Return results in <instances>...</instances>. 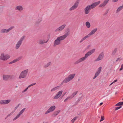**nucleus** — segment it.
<instances>
[{
	"label": "nucleus",
	"instance_id": "nucleus-1",
	"mask_svg": "<svg viewBox=\"0 0 123 123\" xmlns=\"http://www.w3.org/2000/svg\"><path fill=\"white\" fill-rule=\"evenodd\" d=\"M75 75V74H71L68 76L67 78H66L63 81V82H64L65 83H67L71 80H72L74 77Z\"/></svg>",
	"mask_w": 123,
	"mask_h": 123
},
{
	"label": "nucleus",
	"instance_id": "nucleus-2",
	"mask_svg": "<svg viewBox=\"0 0 123 123\" xmlns=\"http://www.w3.org/2000/svg\"><path fill=\"white\" fill-rule=\"evenodd\" d=\"M25 36H23L18 41L15 46L16 49H18L19 48L22 43V41L25 39Z\"/></svg>",
	"mask_w": 123,
	"mask_h": 123
},
{
	"label": "nucleus",
	"instance_id": "nucleus-3",
	"mask_svg": "<svg viewBox=\"0 0 123 123\" xmlns=\"http://www.w3.org/2000/svg\"><path fill=\"white\" fill-rule=\"evenodd\" d=\"M28 71V69L23 71L20 74L19 77V79L24 78L25 77Z\"/></svg>",
	"mask_w": 123,
	"mask_h": 123
},
{
	"label": "nucleus",
	"instance_id": "nucleus-4",
	"mask_svg": "<svg viewBox=\"0 0 123 123\" xmlns=\"http://www.w3.org/2000/svg\"><path fill=\"white\" fill-rule=\"evenodd\" d=\"M70 31L69 29H68L67 30V33L64 35L58 37L60 39V41H62L65 39L67 36L69 35V33Z\"/></svg>",
	"mask_w": 123,
	"mask_h": 123
},
{
	"label": "nucleus",
	"instance_id": "nucleus-5",
	"mask_svg": "<svg viewBox=\"0 0 123 123\" xmlns=\"http://www.w3.org/2000/svg\"><path fill=\"white\" fill-rule=\"evenodd\" d=\"M10 57V56L8 55H4V54L2 53L0 57V58L3 60H6Z\"/></svg>",
	"mask_w": 123,
	"mask_h": 123
},
{
	"label": "nucleus",
	"instance_id": "nucleus-6",
	"mask_svg": "<svg viewBox=\"0 0 123 123\" xmlns=\"http://www.w3.org/2000/svg\"><path fill=\"white\" fill-rule=\"evenodd\" d=\"M87 58V57L85 55V56L81 58L76 61L75 62H74V64H78L82 61H85Z\"/></svg>",
	"mask_w": 123,
	"mask_h": 123
},
{
	"label": "nucleus",
	"instance_id": "nucleus-7",
	"mask_svg": "<svg viewBox=\"0 0 123 123\" xmlns=\"http://www.w3.org/2000/svg\"><path fill=\"white\" fill-rule=\"evenodd\" d=\"M55 108V107L54 105H53L50 107L45 112V114H47L49 113L54 111Z\"/></svg>",
	"mask_w": 123,
	"mask_h": 123
},
{
	"label": "nucleus",
	"instance_id": "nucleus-8",
	"mask_svg": "<svg viewBox=\"0 0 123 123\" xmlns=\"http://www.w3.org/2000/svg\"><path fill=\"white\" fill-rule=\"evenodd\" d=\"M104 55V54L102 52L99 55L98 58L95 60V62H97L101 60L103 58Z\"/></svg>",
	"mask_w": 123,
	"mask_h": 123
},
{
	"label": "nucleus",
	"instance_id": "nucleus-9",
	"mask_svg": "<svg viewBox=\"0 0 123 123\" xmlns=\"http://www.w3.org/2000/svg\"><path fill=\"white\" fill-rule=\"evenodd\" d=\"M63 92V91L61 90L58 92L55 95L53 99H57L59 98L62 95Z\"/></svg>",
	"mask_w": 123,
	"mask_h": 123
},
{
	"label": "nucleus",
	"instance_id": "nucleus-10",
	"mask_svg": "<svg viewBox=\"0 0 123 123\" xmlns=\"http://www.w3.org/2000/svg\"><path fill=\"white\" fill-rule=\"evenodd\" d=\"M26 108H24L20 112L19 114L17 115V116L13 119V120L14 121L16 119H18L20 116L24 112Z\"/></svg>",
	"mask_w": 123,
	"mask_h": 123
},
{
	"label": "nucleus",
	"instance_id": "nucleus-11",
	"mask_svg": "<svg viewBox=\"0 0 123 123\" xmlns=\"http://www.w3.org/2000/svg\"><path fill=\"white\" fill-rule=\"evenodd\" d=\"M90 6V5H88L85 8L84 12L86 14H87L89 13L91 9Z\"/></svg>",
	"mask_w": 123,
	"mask_h": 123
},
{
	"label": "nucleus",
	"instance_id": "nucleus-12",
	"mask_svg": "<svg viewBox=\"0 0 123 123\" xmlns=\"http://www.w3.org/2000/svg\"><path fill=\"white\" fill-rule=\"evenodd\" d=\"M14 28V27L12 26L7 30L5 29H2L1 30L0 32L1 33H7Z\"/></svg>",
	"mask_w": 123,
	"mask_h": 123
},
{
	"label": "nucleus",
	"instance_id": "nucleus-13",
	"mask_svg": "<svg viewBox=\"0 0 123 123\" xmlns=\"http://www.w3.org/2000/svg\"><path fill=\"white\" fill-rule=\"evenodd\" d=\"M11 101V100L8 99L6 100H1L0 102V104L4 105L7 104Z\"/></svg>",
	"mask_w": 123,
	"mask_h": 123
},
{
	"label": "nucleus",
	"instance_id": "nucleus-14",
	"mask_svg": "<svg viewBox=\"0 0 123 123\" xmlns=\"http://www.w3.org/2000/svg\"><path fill=\"white\" fill-rule=\"evenodd\" d=\"M100 2V1H98L97 2L92 3L90 6L91 8V9L97 6L99 4Z\"/></svg>",
	"mask_w": 123,
	"mask_h": 123
},
{
	"label": "nucleus",
	"instance_id": "nucleus-15",
	"mask_svg": "<svg viewBox=\"0 0 123 123\" xmlns=\"http://www.w3.org/2000/svg\"><path fill=\"white\" fill-rule=\"evenodd\" d=\"M101 69L102 68L101 67L98 68V70L96 73L95 75L93 78V79H95L100 73Z\"/></svg>",
	"mask_w": 123,
	"mask_h": 123
},
{
	"label": "nucleus",
	"instance_id": "nucleus-16",
	"mask_svg": "<svg viewBox=\"0 0 123 123\" xmlns=\"http://www.w3.org/2000/svg\"><path fill=\"white\" fill-rule=\"evenodd\" d=\"M60 43L61 41L58 37H57V39L54 42V46L55 47L57 45L60 44Z\"/></svg>",
	"mask_w": 123,
	"mask_h": 123
},
{
	"label": "nucleus",
	"instance_id": "nucleus-17",
	"mask_svg": "<svg viewBox=\"0 0 123 123\" xmlns=\"http://www.w3.org/2000/svg\"><path fill=\"white\" fill-rule=\"evenodd\" d=\"M95 50L94 49H93L89 51L85 55L87 58L90 55L92 54L93 53L95 52Z\"/></svg>",
	"mask_w": 123,
	"mask_h": 123
},
{
	"label": "nucleus",
	"instance_id": "nucleus-18",
	"mask_svg": "<svg viewBox=\"0 0 123 123\" xmlns=\"http://www.w3.org/2000/svg\"><path fill=\"white\" fill-rule=\"evenodd\" d=\"M66 26L65 25H63L58 28H57L55 31H62L63 30Z\"/></svg>",
	"mask_w": 123,
	"mask_h": 123
},
{
	"label": "nucleus",
	"instance_id": "nucleus-19",
	"mask_svg": "<svg viewBox=\"0 0 123 123\" xmlns=\"http://www.w3.org/2000/svg\"><path fill=\"white\" fill-rule=\"evenodd\" d=\"M109 0H104V2L102 4H100L99 5L100 7H104L107 4V3Z\"/></svg>",
	"mask_w": 123,
	"mask_h": 123
},
{
	"label": "nucleus",
	"instance_id": "nucleus-20",
	"mask_svg": "<svg viewBox=\"0 0 123 123\" xmlns=\"http://www.w3.org/2000/svg\"><path fill=\"white\" fill-rule=\"evenodd\" d=\"M97 29L96 28L94 29L92 31L88 34L90 36V35H92L94 34L97 31Z\"/></svg>",
	"mask_w": 123,
	"mask_h": 123
},
{
	"label": "nucleus",
	"instance_id": "nucleus-21",
	"mask_svg": "<svg viewBox=\"0 0 123 123\" xmlns=\"http://www.w3.org/2000/svg\"><path fill=\"white\" fill-rule=\"evenodd\" d=\"M16 10H18L19 11H21L23 10V8L22 6H17L15 9Z\"/></svg>",
	"mask_w": 123,
	"mask_h": 123
},
{
	"label": "nucleus",
	"instance_id": "nucleus-22",
	"mask_svg": "<svg viewBox=\"0 0 123 123\" xmlns=\"http://www.w3.org/2000/svg\"><path fill=\"white\" fill-rule=\"evenodd\" d=\"M60 112V111L59 110L55 111L52 115V116L54 117L56 116L59 114Z\"/></svg>",
	"mask_w": 123,
	"mask_h": 123
},
{
	"label": "nucleus",
	"instance_id": "nucleus-23",
	"mask_svg": "<svg viewBox=\"0 0 123 123\" xmlns=\"http://www.w3.org/2000/svg\"><path fill=\"white\" fill-rule=\"evenodd\" d=\"M3 80H7L9 79V75L4 74L3 76Z\"/></svg>",
	"mask_w": 123,
	"mask_h": 123
},
{
	"label": "nucleus",
	"instance_id": "nucleus-24",
	"mask_svg": "<svg viewBox=\"0 0 123 123\" xmlns=\"http://www.w3.org/2000/svg\"><path fill=\"white\" fill-rule=\"evenodd\" d=\"M49 40H48L47 41H45V40L43 41L41 40H40L39 41V43L40 44H43L44 43H46Z\"/></svg>",
	"mask_w": 123,
	"mask_h": 123
},
{
	"label": "nucleus",
	"instance_id": "nucleus-25",
	"mask_svg": "<svg viewBox=\"0 0 123 123\" xmlns=\"http://www.w3.org/2000/svg\"><path fill=\"white\" fill-rule=\"evenodd\" d=\"M60 88V86H57L56 87H55L54 88H53L51 90V92H54L56 90L58 89H59Z\"/></svg>",
	"mask_w": 123,
	"mask_h": 123
},
{
	"label": "nucleus",
	"instance_id": "nucleus-26",
	"mask_svg": "<svg viewBox=\"0 0 123 123\" xmlns=\"http://www.w3.org/2000/svg\"><path fill=\"white\" fill-rule=\"evenodd\" d=\"M77 92L78 91H77L73 93L70 96H69L70 97V98L71 99L73 98L77 94Z\"/></svg>",
	"mask_w": 123,
	"mask_h": 123
},
{
	"label": "nucleus",
	"instance_id": "nucleus-27",
	"mask_svg": "<svg viewBox=\"0 0 123 123\" xmlns=\"http://www.w3.org/2000/svg\"><path fill=\"white\" fill-rule=\"evenodd\" d=\"M79 2H76L74 4V5L72 6L75 9L77 8L78 6Z\"/></svg>",
	"mask_w": 123,
	"mask_h": 123
},
{
	"label": "nucleus",
	"instance_id": "nucleus-28",
	"mask_svg": "<svg viewBox=\"0 0 123 123\" xmlns=\"http://www.w3.org/2000/svg\"><path fill=\"white\" fill-rule=\"evenodd\" d=\"M86 25L87 27L88 28H89L90 27V24L88 22H87L86 23Z\"/></svg>",
	"mask_w": 123,
	"mask_h": 123
},
{
	"label": "nucleus",
	"instance_id": "nucleus-29",
	"mask_svg": "<svg viewBox=\"0 0 123 123\" xmlns=\"http://www.w3.org/2000/svg\"><path fill=\"white\" fill-rule=\"evenodd\" d=\"M123 8V7L122 6H120L119 7L117 8V12H119Z\"/></svg>",
	"mask_w": 123,
	"mask_h": 123
},
{
	"label": "nucleus",
	"instance_id": "nucleus-30",
	"mask_svg": "<svg viewBox=\"0 0 123 123\" xmlns=\"http://www.w3.org/2000/svg\"><path fill=\"white\" fill-rule=\"evenodd\" d=\"M117 48H115L113 50L112 53L113 55H114L115 54L117 51Z\"/></svg>",
	"mask_w": 123,
	"mask_h": 123
},
{
	"label": "nucleus",
	"instance_id": "nucleus-31",
	"mask_svg": "<svg viewBox=\"0 0 123 123\" xmlns=\"http://www.w3.org/2000/svg\"><path fill=\"white\" fill-rule=\"evenodd\" d=\"M50 64V62H49L47 64L45 65L44 66V67L45 68H46L48 67L49 66Z\"/></svg>",
	"mask_w": 123,
	"mask_h": 123
},
{
	"label": "nucleus",
	"instance_id": "nucleus-32",
	"mask_svg": "<svg viewBox=\"0 0 123 123\" xmlns=\"http://www.w3.org/2000/svg\"><path fill=\"white\" fill-rule=\"evenodd\" d=\"M90 36L89 35H87L85 37H84L82 39L84 41L85 40L86 38H88Z\"/></svg>",
	"mask_w": 123,
	"mask_h": 123
},
{
	"label": "nucleus",
	"instance_id": "nucleus-33",
	"mask_svg": "<svg viewBox=\"0 0 123 123\" xmlns=\"http://www.w3.org/2000/svg\"><path fill=\"white\" fill-rule=\"evenodd\" d=\"M77 118V117H75L73 119L71 120V121L72 122V123H74V121L76 120Z\"/></svg>",
	"mask_w": 123,
	"mask_h": 123
},
{
	"label": "nucleus",
	"instance_id": "nucleus-34",
	"mask_svg": "<svg viewBox=\"0 0 123 123\" xmlns=\"http://www.w3.org/2000/svg\"><path fill=\"white\" fill-rule=\"evenodd\" d=\"M71 99L70 98V97L69 96L65 100H64V102H66L67 101L68 99Z\"/></svg>",
	"mask_w": 123,
	"mask_h": 123
},
{
	"label": "nucleus",
	"instance_id": "nucleus-35",
	"mask_svg": "<svg viewBox=\"0 0 123 123\" xmlns=\"http://www.w3.org/2000/svg\"><path fill=\"white\" fill-rule=\"evenodd\" d=\"M121 107H122L121 106H120L119 107H115V110L116 111V110H118V109H120Z\"/></svg>",
	"mask_w": 123,
	"mask_h": 123
},
{
	"label": "nucleus",
	"instance_id": "nucleus-36",
	"mask_svg": "<svg viewBox=\"0 0 123 123\" xmlns=\"http://www.w3.org/2000/svg\"><path fill=\"white\" fill-rule=\"evenodd\" d=\"M104 116H102L101 117V118L100 120V122L102 121L104 119Z\"/></svg>",
	"mask_w": 123,
	"mask_h": 123
},
{
	"label": "nucleus",
	"instance_id": "nucleus-37",
	"mask_svg": "<svg viewBox=\"0 0 123 123\" xmlns=\"http://www.w3.org/2000/svg\"><path fill=\"white\" fill-rule=\"evenodd\" d=\"M20 105V104H18V105H17L16 106V107H15V110H16L17 109L18 107H19V106Z\"/></svg>",
	"mask_w": 123,
	"mask_h": 123
},
{
	"label": "nucleus",
	"instance_id": "nucleus-38",
	"mask_svg": "<svg viewBox=\"0 0 123 123\" xmlns=\"http://www.w3.org/2000/svg\"><path fill=\"white\" fill-rule=\"evenodd\" d=\"M36 83H32L31 85H29L28 86V87H30L31 86H32L33 85H36Z\"/></svg>",
	"mask_w": 123,
	"mask_h": 123
},
{
	"label": "nucleus",
	"instance_id": "nucleus-39",
	"mask_svg": "<svg viewBox=\"0 0 123 123\" xmlns=\"http://www.w3.org/2000/svg\"><path fill=\"white\" fill-rule=\"evenodd\" d=\"M75 9L72 6L69 9V10L70 11H72L73 10H74Z\"/></svg>",
	"mask_w": 123,
	"mask_h": 123
},
{
	"label": "nucleus",
	"instance_id": "nucleus-40",
	"mask_svg": "<svg viewBox=\"0 0 123 123\" xmlns=\"http://www.w3.org/2000/svg\"><path fill=\"white\" fill-rule=\"evenodd\" d=\"M13 78V76L12 75H9V79H12Z\"/></svg>",
	"mask_w": 123,
	"mask_h": 123
},
{
	"label": "nucleus",
	"instance_id": "nucleus-41",
	"mask_svg": "<svg viewBox=\"0 0 123 123\" xmlns=\"http://www.w3.org/2000/svg\"><path fill=\"white\" fill-rule=\"evenodd\" d=\"M22 58V57H19L18 58H17V59H16V60H17V61H19V60H20V59H21Z\"/></svg>",
	"mask_w": 123,
	"mask_h": 123
},
{
	"label": "nucleus",
	"instance_id": "nucleus-42",
	"mask_svg": "<svg viewBox=\"0 0 123 123\" xmlns=\"http://www.w3.org/2000/svg\"><path fill=\"white\" fill-rule=\"evenodd\" d=\"M42 20V18H40L39 19L38 21L37 22V23H39Z\"/></svg>",
	"mask_w": 123,
	"mask_h": 123
},
{
	"label": "nucleus",
	"instance_id": "nucleus-43",
	"mask_svg": "<svg viewBox=\"0 0 123 123\" xmlns=\"http://www.w3.org/2000/svg\"><path fill=\"white\" fill-rule=\"evenodd\" d=\"M29 87H27L26 89H25L23 92H25L28 89Z\"/></svg>",
	"mask_w": 123,
	"mask_h": 123
},
{
	"label": "nucleus",
	"instance_id": "nucleus-44",
	"mask_svg": "<svg viewBox=\"0 0 123 123\" xmlns=\"http://www.w3.org/2000/svg\"><path fill=\"white\" fill-rule=\"evenodd\" d=\"M123 69V64L121 65L120 68V69L119 70L121 71Z\"/></svg>",
	"mask_w": 123,
	"mask_h": 123
},
{
	"label": "nucleus",
	"instance_id": "nucleus-45",
	"mask_svg": "<svg viewBox=\"0 0 123 123\" xmlns=\"http://www.w3.org/2000/svg\"><path fill=\"white\" fill-rule=\"evenodd\" d=\"M120 105H123V101L119 102Z\"/></svg>",
	"mask_w": 123,
	"mask_h": 123
},
{
	"label": "nucleus",
	"instance_id": "nucleus-46",
	"mask_svg": "<svg viewBox=\"0 0 123 123\" xmlns=\"http://www.w3.org/2000/svg\"><path fill=\"white\" fill-rule=\"evenodd\" d=\"M115 105L116 106H120V104L119 102L118 103H117V104H116Z\"/></svg>",
	"mask_w": 123,
	"mask_h": 123
},
{
	"label": "nucleus",
	"instance_id": "nucleus-47",
	"mask_svg": "<svg viewBox=\"0 0 123 123\" xmlns=\"http://www.w3.org/2000/svg\"><path fill=\"white\" fill-rule=\"evenodd\" d=\"M12 61L13 62V63H15L16 62H17L16 59H15L13 60Z\"/></svg>",
	"mask_w": 123,
	"mask_h": 123
},
{
	"label": "nucleus",
	"instance_id": "nucleus-48",
	"mask_svg": "<svg viewBox=\"0 0 123 123\" xmlns=\"http://www.w3.org/2000/svg\"><path fill=\"white\" fill-rule=\"evenodd\" d=\"M118 0H112V2H117Z\"/></svg>",
	"mask_w": 123,
	"mask_h": 123
},
{
	"label": "nucleus",
	"instance_id": "nucleus-49",
	"mask_svg": "<svg viewBox=\"0 0 123 123\" xmlns=\"http://www.w3.org/2000/svg\"><path fill=\"white\" fill-rule=\"evenodd\" d=\"M12 114V113H10V114H9L8 115H7V117H9L11 114Z\"/></svg>",
	"mask_w": 123,
	"mask_h": 123
},
{
	"label": "nucleus",
	"instance_id": "nucleus-50",
	"mask_svg": "<svg viewBox=\"0 0 123 123\" xmlns=\"http://www.w3.org/2000/svg\"><path fill=\"white\" fill-rule=\"evenodd\" d=\"M12 114V113H10V114H9L8 115H7V117H9L11 114Z\"/></svg>",
	"mask_w": 123,
	"mask_h": 123
},
{
	"label": "nucleus",
	"instance_id": "nucleus-51",
	"mask_svg": "<svg viewBox=\"0 0 123 123\" xmlns=\"http://www.w3.org/2000/svg\"><path fill=\"white\" fill-rule=\"evenodd\" d=\"M120 59V58H118L116 60V62H117Z\"/></svg>",
	"mask_w": 123,
	"mask_h": 123
},
{
	"label": "nucleus",
	"instance_id": "nucleus-52",
	"mask_svg": "<svg viewBox=\"0 0 123 123\" xmlns=\"http://www.w3.org/2000/svg\"><path fill=\"white\" fill-rule=\"evenodd\" d=\"M13 63V61H12L11 62H9V64H12V63Z\"/></svg>",
	"mask_w": 123,
	"mask_h": 123
},
{
	"label": "nucleus",
	"instance_id": "nucleus-53",
	"mask_svg": "<svg viewBox=\"0 0 123 123\" xmlns=\"http://www.w3.org/2000/svg\"><path fill=\"white\" fill-rule=\"evenodd\" d=\"M84 40H83V39H82L80 41V43H81V42H82Z\"/></svg>",
	"mask_w": 123,
	"mask_h": 123
},
{
	"label": "nucleus",
	"instance_id": "nucleus-54",
	"mask_svg": "<svg viewBox=\"0 0 123 123\" xmlns=\"http://www.w3.org/2000/svg\"><path fill=\"white\" fill-rule=\"evenodd\" d=\"M67 93L66 92H65L63 94V96L64 95Z\"/></svg>",
	"mask_w": 123,
	"mask_h": 123
},
{
	"label": "nucleus",
	"instance_id": "nucleus-55",
	"mask_svg": "<svg viewBox=\"0 0 123 123\" xmlns=\"http://www.w3.org/2000/svg\"><path fill=\"white\" fill-rule=\"evenodd\" d=\"M117 80H115L113 82H116L117 81Z\"/></svg>",
	"mask_w": 123,
	"mask_h": 123
},
{
	"label": "nucleus",
	"instance_id": "nucleus-56",
	"mask_svg": "<svg viewBox=\"0 0 123 123\" xmlns=\"http://www.w3.org/2000/svg\"><path fill=\"white\" fill-rule=\"evenodd\" d=\"M103 104V103L102 102L100 104V105H102Z\"/></svg>",
	"mask_w": 123,
	"mask_h": 123
},
{
	"label": "nucleus",
	"instance_id": "nucleus-57",
	"mask_svg": "<svg viewBox=\"0 0 123 123\" xmlns=\"http://www.w3.org/2000/svg\"><path fill=\"white\" fill-rule=\"evenodd\" d=\"M114 82H112L111 84H110V85H112V84L113 83H114Z\"/></svg>",
	"mask_w": 123,
	"mask_h": 123
},
{
	"label": "nucleus",
	"instance_id": "nucleus-58",
	"mask_svg": "<svg viewBox=\"0 0 123 123\" xmlns=\"http://www.w3.org/2000/svg\"><path fill=\"white\" fill-rule=\"evenodd\" d=\"M90 47V45H89L88 46V47Z\"/></svg>",
	"mask_w": 123,
	"mask_h": 123
},
{
	"label": "nucleus",
	"instance_id": "nucleus-59",
	"mask_svg": "<svg viewBox=\"0 0 123 123\" xmlns=\"http://www.w3.org/2000/svg\"><path fill=\"white\" fill-rule=\"evenodd\" d=\"M78 101H79L80 100H79V99H78Z\"/></svg>",
	"mask_w": 123,
	"mask_h": 123
},
{
	"label": "nucleus",
	"instance_id": "nucleus-60",
	"mask_svg": "<svg viewBox=\"0 0 123 123\" xmlns=\"http://www.w3.org/2000/svg\"><path fill=\"white\" fill-rule=\"evenodd\" d=\"M80 114V113L79 114V115Z\"/></svg>",
	"mask_w": 123,
	"mask_h": 123
},
{
	"label": "nucleus",
	"instance_id": "nucleus-61",
	"mask_svg": "<svg viewBox=\"0 0 123 123\" xmlns=\"http://www.w3.org/2000/svg\"><path fill=\"white\" fill-rule=\"evenodd\" d=\"M122 100H123V98H122Z\"/></svg>",
	"mask_w": 123,
	"mask_h": 123
}]
</instances>
